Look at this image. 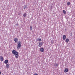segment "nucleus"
<instances>
[{"label":"nucleus","mask_w":75,"mask_h":75,"mask_svg":"<svg viewBox=\"0 0 75 75\" xmlns=\"http://www.w3.org/2000/svg\"><path fill=\"white\" fill-rule=\"evenodd\" d=\"M6 67L7 68H8L10 67V65L9 64H6Z\"/></svg>","instance_id":"9d476101"},{"label":"nucleus","mask_w":75,"mask_h":75,"mask_svg":"<svg viewBox=\"0 0 75 75\" xmlns=\"http://www.w3.org/2000/svg\"><path fill=\"white\" fill-rule=\"evenodd\" d=\"M12 53L15 55V57L17 59L19 57L18 53L16 51V50H13L12 51Z\"/></svg>","instance_id":"f257e3e1"},{"label":"nucleus","mask_w":75,"mask_h":75,"mask_svg":"<svg viewBox=\"0 0 75 75\" xmlns=\"http://www.w3.org/2000/svg\"><path fill=\"white\" fill-rule=\"evenodd\" d=\"M0 59L1 61H3L4 60V58L2 56H1L0 57Z\"/></svg>","instance_id":"20e7f679"},{"label":"nucleus","mask_w":75,"mask_h":75,"mask_svg":"<svg viewBox=\"0 0 75 75\" xmlns=\"http://www.w3.org/2000/svg\"><path fill=\"white\" fill-rule=\"evenodd\" d=\"M39 45H38V46L40 47H41V46H42V42H39Z\"/></svg>","instance_id":"7ed1b4c3"},{"label":"nucleus","mask_w":75,"mask_h":75,"mask_svg":"<svg viewBox=\"0 0 75 75\" xmlns=\"http://www.w3.org/2000/svg\"><path fill=\"white\" fill-rule=\"evenodd\" d=\"M65 31H66V30H67V29H65Z\"/></svg>","instance_id":"412c9836"},{"label":"nucleus","mask_w":75,"mask_h":75,"mask_svg":"<svg viewBox=\"0 0 75 75\" xmlns=\"http://www.w3.org/2000/svg\"><path fill=\"white\" fill-rule=\"evenodd\" d=\"M68 71H69L68 69L66 68L64 70V72L66 73L68 72Z\"/></svg>","instance_id":"0eeeda50"},{"label":"nucleus","mask_w":75,"mask_h":75,"mask_svg":"<svg viewBox=\"0 0 75 75\" xmlns=\"http://www.w3.org/2000/svg\"><path fill=\"white\" fill-rule=\"evenodd\" d=\"M18 45L17 47V48L18 49H19L20 47H21V42L20 41H19L17 42Z\"/></svg>","instance_id":"f03ea898"},{"label":"nucleus","mask_w":75,"mask_h":75,"mask_svg":"<svg viewBox=\"0 0 75 75\" xmlns=\"http://www.w3.org/2000/svg\"><path fill=\"white\" fill-rule=\"evenodd\" d=\"M55 64L56 65V66H57V67L59 65H58V64L57 63H56Z\"/></svg>","instance_id":"f3484780"},{"label":"nucleus","mask_w":75,"mask_h":75,"mask_svg":"<svg viewBox=\"0 0 75 75\" xmlns=\"http://www.w3.org/2000/svg\"><path fill=\"white\" fill-rule=\"evenodd\" d=\"M26 16H27V13H25L23 15V17H26Z\"/></svg>","instance_id":"f8f14e48"},{"label":"nucleus","mask_w":75,"mask_h":75,"mask_svg":"<svg viewBox=\"0 0 75 75\" xmlns=\"http://www.w3.org/2000/svg\"><path fill=\"white\" fill-rule=\"evenodd\" d=\"M51 44H54V42H53V41L52 40L51 41Z\"/></svg>","instance_id":"dca6fc26"},{"label":"nucleus","mask_w":75,"mask_h":75,"mask_svg":"<svg viewBox=\"0 0 75 75\" xmlns=\"http://www.w3.org/2000/svg\"><path fill=\"white\" fill-rule=\"evenodd\" d=\"M67 5H68V6H69V5H70V2H67Z\"/></svg>","instance_id":"2eb2a0df"},{"label":"nucleus","mask_w":75,"mask_h":75,"mask_svg":"<svg viewBox=\"0 0 75 75\" xmlns=\"http://www.w3.org/2000/svg\"><path fill=\"white\" fill-rule=\"evenodd\" d=\"M65 41H66V42H67V43H68V42H69V39L68 38H67L66 39V40H65Z\"/></svg>","instance_id":"1a4fd4ad"},{"label":"nucleus","mask_w":75,"mask_h":75,"mask_svg":"<svg viewBox=\"0 0 75 75\" xmlns=\"http://www.w3.org/2000/svg\"><path fill=\"white\" fill-rule=\"evenodd\" d=\"M1 71H0V75H1Z\"/></svg>","instance_id":"aec40b11"},{"label":"nucleus","mask_w":75,"mask_h":75,"mask_svg":"<svg viewBox=\"0 0 75 75\" xmlns=\"http://www.w3.org/2000/svg\"><path fill=\"white\" fill-rule=\"evenodd\" d=\"M14 40L15 42H18V39L17 38H15L14 39Z\"/></svg>","instance_id":"423d86ee"},{"label":"nucleus","mask_w":75,"mask_h":75,"mask_svg":"<svg viewBox=\"0 0 75 75\" xmlns=\"http://www.w3.org/2000/svg\"><path fill=\"white\" fill-rule=\"evenodd\" d=\"M4 63L5 64H6L8 63V60H6L4 61Z\"/></svg>","instance_id":"9b49d317"},{"label":"nucleus","mask_w":75,"mask_h":75,"mask_svg":"<svg viewBox=\"0 0 75 75\" xmlns=\"http://www.w3.org/2000/svg\"><path fill=\"white\" fill-rule=\"evenodd\" d=\"M40 50L41 52H44V49L41 47L40 48Z\"/></svg>","instance_id":"39448f33"},{"label":"nucleus","mask_w":75,"mask_h":75,"mask_svg":"<svg viewBox=\"0 0 75 75\" xmlns=\"http://www.w3.org/2000/svg\"><path fill=\"white\" fill-rule=\"evenodd\" d=\"M30 30H33V27L31 26H30Z\"/></svg>","instance_id":"4468645a"},{"label":"nucleus","mask_w":75,"mask_h":75,"mask_svg":"<svg viewBox=\"0 0 75 75\" xmlns=\"http://www.w3.org/2000/svg\"><path fill=\"white\" fill-rule=\"evenodd\" d=\"M26 8V6H25L24 8V9H25V8Z\"/></svg>","instance_id":"6ab92c4d"},{"label":"nucleus","mask_w":75,"mask_h":75,"mask_svg":"<svg viewBox=\"0 0 75 75\" xmlns=\"http://www.w3.org/2000/svg\"><path fill=\"white\" fill-rule=\"evenodd\" d=\"M63 40H65L66 39V35H64L63 36Z\"/></svg>","instance_id":"6e6552de"},{"label":"nucleus","mask_w":75,"mask_h":75,"mask_svg":"<svg viewBox=\"0 0 75 75\" xmlns=\"http://www.w3.org/2000/svg\"><path fill=\"white\" fill-rule=\"evenodd\" d=\"M63 13H64V14H66V11H65V10H63Z\"/></svg>","instance_id":"ddd939ff"},{"label":"nucleus","mask_w":75,"mask_h":75,"mask_svg":"<svg viewBox=\"0 0 75 75\" xmlns=\"http://www.w3.org/2000/svg\"><path fill=\"white\" fill-rule=\"evenodd\" d=\"M38 40L39 41H42V40H41V39H39Z\"/></svg>","instance_id":"a211bd4d"}]
</instances>
